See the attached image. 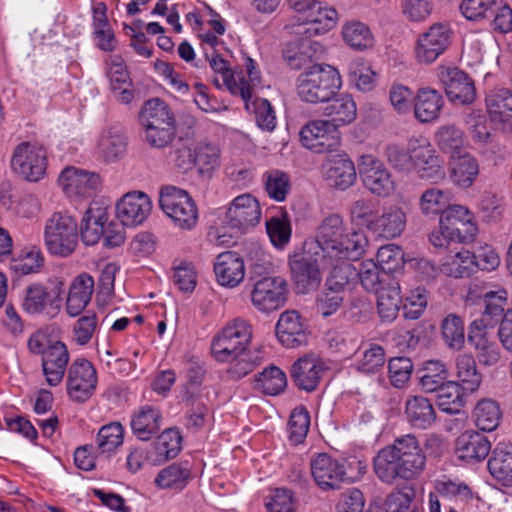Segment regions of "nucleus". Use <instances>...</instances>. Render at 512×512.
<instances>
[{
	"instance_id": "63",
	"label": "nucleus",
	"mask_w": 512,
	"mask_h": 512,
	"mask_svg": "<svg viewBox=\"0 0 512 512\" xmlns=\"http://www.w3.org/2000/svg\"><path fill=\"white\" fill-rule=\"evenodd\" d=\"M375 73L370 66L360 60L352 61L348 68V78L358 90L367 92L374 87Z\"/></svg>"
},
{
	"instance_id": "34",
	"label": "nucleus",
	"mask_w": 512,
	"mask_h": 512,
	"mask_svg": "<svg viewBox=\"0 0 512 512\" xmlns=\"http://www.w3.org/2000/svg\"><path fill=\"white\" fill-rule=\"evenodd\" d=\"M94 291V280L87 273L78 275L71 283L66 300L67 313L78 316L89 304Z\"/></svg>"
},
{
	"instance_id": "64",
	"label": "nucleus",
	"mask_w": 512,
	"mask_h": 512,
	"mask_svg": "<svg viewBox=\"0 0 512 512\" xmlns=\"http://www.w3.org/2000/svg\"><path fill=\"white\" fill-rule=\"evenodd\" d=\"M384 364L385 350L380 345L372 344L356 363V369L364 374H376L383 369Z\"/></svg>"
},
{
	"instance_id": "7",
	"label": "nucleus",
	"mask_w": 512,
	"mask_h": 512,
	"mask_svg": "<svg viewBox=\"0 0 512 512\" xmlns=\"http://www.w3.org/2000/svg\"><path fill=\"white\" fill-rule=\"evenodd\" d=\"M411 171L421 180L438 183L445 178L443 161L425 138H410Z\"/></svg>"
},
{
	"instance_id": "3",
	"label": "nucleus",
	"mask_w": 512,
	"mask_h": 512,
	"mask_svg": "<svg viewBox=\"0 0 512 512\" xmlns=\"http://www.w3.org/2000/svg\"><path fill=\"white\" fill-rule=\"evenodd\" d=\"M341 76L337 69L327 64H314L297 78L298 97L310 104L328 103L341 88Z\"/></svg>"
},
{
	"instance_id": "62",
	"label": "nucleus",
	"mask_w": 512,
	"mask_h": 512,
	"mask_svg": "<svg viewBox=\"0 0 512 512\" xmlns=\"http://www.w3.org/2000/svg\"><path fill=\"white\" fill-rule=\"evenodd\" d=\"M344 41L357 50L366 49L373 44V38L367 25L361 22L348 23L343 28Z\"/></svg>"
},
{
	"instance_id": "13",
	"label": "nucleus",
	"mask_w": 512,
	"mask_h": 512,
	"mask_svg": "<svg viewBox=\"0 0 512 512\" xmlns=\"http://www.w3.org/2000/svg\"><path fill=\"white\" fill-rule=\"evenodd\" d=\"M97 372L86 359H76L68 369L67 393L74 402L84 403L94 394Z\"/></svg>"
},
{
	"instance_id": "15",
	"label": "nucleus",
	"mask_w": 512,
	"mask_h": 512,
	"mask_svg": "<svg viewBox=\"0 0 512 512\" xmlns=\"http://www.w3.org/2000/svg\"><path fill=\"white\" fill-rule=\"evenodd\" d=\"M452 29L448 24L435 23L422 33L415 46L416 59L420 63L434 62L451 44Z\"/></svg>"
},
{
	"instance_id": "19",
	"label": "nucleus",
	"mask_w": 512,
	"mask_h": 512,
	"mask_svg": "<svg viewBox=\"0 0 512 512\" xmlns=\"http://www.w3.org/2000/svg\"><path fill=\"white\" fill-rule=\"evenodd\" d=\"M294 41L289 42L283 50V58L294 70L305 69L314 65V61L324 54L325 48L312 37L297 36Z\"/></svg>"
},
{
	"instance_id": "21",
	"label": "nucleus",
	"mask_w": 512,
	"mask_h": 512,
	"mask_svg": "<svg viewBox=\"0 0 512 512\" xmlns=\"http://www.w3.org/2000/svg\"><path fill=\"white\" fill-rule=\"evenodd\" d=\"M346 229L347 226L339 214H330L318 226L314 241L304 245L312 247L315 255L321 251L323 258H329Z\"/></svg>"
},
{
	"instance_id": "12",
	"label": "nucleus",
	"mask_w": 512,
	"mask_h": 512,
	"mask_svg": "<svg viewBox=\"0 0 512 512\" xmlns=\"http://www.w3.org/2000/svg\"><path fill=\"white\" fill-rule=\"evenodd\" d=\"M300 141L315 153H325L335 151L340 146L341 137L334 122L312 120L302 127Z\"/></svg>"
},
{
	"instance_id": "48",
	"label": "nucleus",
	"mask_w": 512,
	"mask_h": 512,
	"mask_svg": "<svg viewBox=\"0 0 512 512\" xmlns=\"http://www.w3.org/2000/svg\"><path fill=\"white\" fill-rule=\"evenodd\" d=\"M465 390L461 385L455 381H448L435 392L436 403L439 409L447 414H457L464 406Z\"/></svg>"
},
{
	"instance_id": "17",
	"label": "nucleus",
	"mask_w": 512,
	"mask_h": 512,
	"mask_svg": "<svg viewBox=\"0 0 512 512\" xmlns=\"http://www.w3.org/2000/svg\"><path fill=\"white\" fill-rule=\"evenodd\" d=\"M359 173L364 186L374 195L386 197L395 189L388 169L372 155L361 157Z\"/></svg>"
},
{
	"instance_id": "58",
	"label": "nucleus",
	"mask_w": 512,
	"mask_h": 512,
	"mask_svg": "<svg viewBox=\"0 0 512 512\" xmlns=\"http://www.w3.org/2000/svg\"><path fill=\"white\" fill-rule=\"evenodd\" d=\"M442 337L449 348L460 350L465 343L464 322L456 314H449L441 324Z\"/></svg>"
},
{
	"instance_id": "25",
	"label": "nucleus",
	"mask_w": 512,
	"mask_h": 512,
	"mask_svg": "<svg viewBox=\"0 0 512 512\" xmlns=\"http://www.w3.org/2000/svg\"><path fill=\"white\" fill-rule=\"evenodd\" d=\"M58 184L69 195L86 196L101 184L100 176L76 167H66L58 177Z\"/></svg>"
},
{
	"instance_id": "36",
	"label": "nucleus",
	"mask_w": 512,
	"mask_h": 512,
	"mask_svg": "<svg viewBox=\"0 0 512 512\" xmlns=\"http://www.w3.org/2000/svg\"><path fill=\"white\" fill-rule=\"evenodd\" d=\"M161 422L160 411L153 406L146 405L133 414L131 429L139 440L148 441L159 433Z\"/></svg>"
},
{
	"instance_id": "24",
	"label": "nucleus",
	"mask_w": 512,
	"mask_h": 512,
	"mask_svg": "<svg viewBox=\"0 0 512 512\" xmlns=\"http://www.w3.org/2000/svg\"><path fill=\"white\" fill-rule=\"evenodd\" d=\"M108 221V209L100 202H92L85 210L78 226L82 242L93 246L99 242L105 233Z\"/></svg>"
},
{
	"instance_id": "27",
	"label": "nucleus",
	"mask_w": 512,
	"mask_h": 512,
	"mask_svg": "<svg viewBox=\"0 0 512 512\" xmlns=\"http://www.w3.org/2000/svg\"><path fill=\"white\" fill-rule=\"evenodd\" d=\"M217 282L224 287H237L244 279L245 264L243 258L235 251L220 253L214 263Z\"/></svg>"
},
{
	"instance_id": "16",
	"label": "nucleus",
	"mask_w": 512,
	"mask_h": 512,
	"mask_svg": "<svg viewBox=\"0 0 512 512\" xmlns=\"http://www.w3.org/2000/svg\"><path fill=\"white\" fill-rule=\"evenodd\" d=\"M439 227L451 235L455 242L471 243L475 240L478 228L469 210L461 205H451L440 214Z\"/></svg>"
},
{
	"instance_id": "47",
	"label": "nucleus",
	"mask_w": 512,
	"mask_h": 512,
	"mask_svg": "<svg viewBox=\"0 0 512 512\" xmlns=\"http://www.w3.org/2000/svg\"><path fill=\"white\" fill-rule=\"evenodd\" d=\"M190 478L188 463H173L158 473L155 484L162 489L182 490Z\"/></svg>"
},
{
	"instance_id": "57",
	"label": "nucleus",
	"mask_w": 512,
	"mask_h": 512,
	"mask_svg": "<svg viewBox=\"0 0 512 512\" xmlns=\"http://www.w3.org/2000/svg\"><path fill=\"white\" fill-rule=\"evenodd\" d=\"M181 435L177 429H165L154 442V449L161 460L175 458L181 450Z\"/></svg>"
},
{
	"instance_id": "43",
	"label": "nucleus",
	"mask_w": 512,
	"mask_h": 512,
	"mask_svg": "<svg viewBox=\"0 0 512 512\" xmlns=\"http://www.w3.org/2000/svg\"><path fill=\"white\" fill-rule=\"evenodd\" d=\"M366 245L367 239L363 233L347 228L329 258L357 260L365 252Z\"/></svg>"
},
{
	"instance_id": "49",
	"label": "nucleus",
	"mask_w": 512,
	"mask_h": 512,
	"mask_svg": "<svg viewBox=\"0 0 512 512\" xmlns=\"http://www.w3.org/2000/svg\"><path fill=\"white\" fill-rule=\"evenodd\" d=\"M502 413L498 403L491 399H483L473 410L475 425L482 431L495 430L501 420Z\"/></svg>"
},
{
	"instance_id": "35",
	"label": "nucleus",
	"mask_w": 512,
	"mask_h": 512,
	"mask_svg": "<svg viewBox=\"0 0 512 512\" xmlns=\"http://www.w3.org/2000/svg\"><path fill=\"white\" fill-rule=\"evenodd\" d=\"M483 299L484 311L478 322L479 327L484 329L493 328L506 317L505 307L507 305V292L504 289L498 291H486L480 296Z\"/></svg>"
},
{
	"instance_id": "51",
	"label": "nucleus",
	"mask_w": 512,
	"mask_h": 512,
	"mask_svg": "<svg viewBox=\"0 0 512 512\" xmlns=\"http://www.w3.org/2000/svg\"><path fill=\"white\" fill-rule=\"evenodd\" d=\"M487 111L493 120L506 122L512 116V92L497 89L486 98Z\"/></svg>"
},
{
	"instance_id": "40",
	"label": "nucleus",
	"mask_w": 512,
	"mask_h": 512,
	"mask_svg": "<svg viewBox=\"0 0 512 512\" xmlns=\"http://www.w3.org/2000/svg\"><path fill=\"white\" fill-rule=\"evenodd\" d=\"M405 415L415 428L426 429L436 420V413L431 402L423 396H410L406 400Z\"/></svg>"
},
{
	"instance_id": "29",
	"label": "nucleus",
	"mask_w": 512,
	"mask_h": 512,
	"mask_svg": "<svg viewBox=\"0 0 512 512\" xmlns=\"http://www.w3.org/2000/svg\"><path fill=\"white\" fill-rule=\"evenodd\" d=\"M455 451L461 460L479 462L488 456L491 451V442L485 435L467 430L456 439Z\"/></svg>"
},
{
	"instance_id": "18",
	"label": "nucleus",
	"mask_w": 512,
	"mask_h": 512,
	"mask_svg": "<svg viewBox=\"0 0 512 512\" xmlns=\"http://www.w3.org/2000/svg\"><path fill=\"white\" fill-rule=\"evenodd\" d=\"M310 468L316 484L324 491L339 489L349 479L344 465L326 453L314 456Z\"/></svg>"
},
{
	"instance_id": "11",
	"label": "nucleus",
	"mask_w": 512,
	"mask_h": 512,
	"mask_svg": "<svg viewBox=\"0 0 512 512\" xmlns=\"http://www.w3.org/2000/svg\"><path fill=\"white\" fill-rule=\"evenodd\" d=\"M313 248L306 247L301 253L289 258L292 281L297 293L307 294L318 288L322 275Z\"/></svg>"
},
{
	"instance_id": "59",
	"label": "nucleus",
	"mask_w": 512,
	"mask_h": 512,
	"mask_svg": "<svg viewBox=\"0 0 512 512\" xmlns=\"http://www.w3.org/2000/svg\"><path fill=\"white\" fill-rule=\"evenodd\" d=\"M464 124L475 143L481 145L488 143L491 133L488 126L487 116L483 111L472 110L466 113L464 116Z\"/></svg>"
},
{
	"instance_id": "41",
	"label": "nucleus",
	"mask_w": 512,
	"mask_h": 512,
	"mask_svg": "<svg viewBox=\"0 0 512 512\" xmlns=\"http://www.w3.org/2000/svg\"><path fill=\"white\" fill-rule=\"evenodd\" d=\"M434 141L440 151L449 155L450 158L459 156L464 152L465 134L455 124L439 126L434 134Z\"/></svg>"
},
{
	"instance_id": "22",
	"label": "nucleus",
	"mask_w": 512,
	"mask_h": 512,
	"mask_svg": "<svg viewBox=\"0 0 512 512\" xmlns=\"http://www.w3.org/2000/svg\"><path fill=\"white\" fill-rule=\"evenodd\" d=\"M328 370L323 360L313 356H304L293 363L290 376L295 386L303 391H315Z\"/></svg>"
},
{
	"instance_id": "45",
	"label": "nucleus",
	"mask_w": 512,
	"mask_h": 512,
	"mask_svg": "<svg viewBox=\"0 0 512 512\" xmlns=\"http://www.w3.org/2000/svg\"><path fill=\"white\" fill-rule=\"evenodd\" d=\"M331 103L324 108V115L330 118V122L336 124V128L354 121L357 114L356 104L350 95L335 96Z\"/></svg>"
},
{
	"instance_id": "23",
	"label": "nucleus",
	"mask_w": 512,
	"mask_h": 512,
	"mask_svg": "<svg viewBox=\"0 0 512 512\" xmlns=\"http://www.w3.org/2000/svg\"><path fill=\"white\" fill-rule=\"evenodd\" d=\"M441 82L449 100L462 105L471 104L476 98L474 81L457 67L441 73Z\"/></svg>"
},
{
	"instance_id": "1",
	"label": "nucleus",
	"mask_w": 512,
	"mask_h": 512,
	"mask_svg": "<svg viewBox=\"0 0 512 512\" xmlns=\"http://www.w3.org/2000/svg\"><path fill=\"white\" fill-rule=\"evenodd\" d=\"M425 465L426 454L413 434L397 437L392 445L378 452L373 462L375 474L387 484L397 479L413 480L423 472Z\"/></svg>"
},
{
	"instance_id": "38",
	"label": "nucleus",
	"mask_w": 512,
	"mask_h": 512,
	"mask_svg": "<svg viewBox=\"0 0 512 512\" xmlns=\"http://www.w3.org/2000/svg\"><path fill=\"white\" fill-rule=\"evenodd\" d=\"M60 294L58 288L48 291L43 285L33 283L25 290L22 307L29 314H39L47 305L58 306Z\"/></svg>"
},
{
	"instance_id": "53",
	"label": "nucleus",
	"mask_w": 512,
	"mask_h": 512,
	"mask_svg": "<svg viewBox=\"0 0 512 512\" xmlns=\"http://www.w3.org/2000/svg\"><path fill=\"white\" fill-rule=\"evenodd\" d=\"M256 385L267 395H278L287 386L286 374L276 366L264 369L256 376Z\"/></svg>"
},
{
	"instance_id": "10",
	"label": "nucleus",
	"mask_w": 512,
	"mask_h": 512,
	"mask_svg": "<svg viewBox=\"0 0 512 512\" xmlns=\"http://www.w3.org/2000/svg\"><path fill=\"white\" fill-rule=\"evenodd\" d=\"M11 167L22 178L36 182L46 172L47 153L43 146L37 143L23 142L16 146Z\"/></svg>"
},
{
	"instance_id": "46",
	"label": "nucleus",
	"mask_w": 512,
	"mask_h": 512,
	"mask_svg": "<svg viewBox=\"0 0 512 512\" xmlns=\"http://www.w3.org/2000/svg\"><path fill=\"white\" fill-rule=\"evenodd\" d=\"M419 385L426 393H434L448 382L449 371L440 360H428L420 371Z\"/></svg>"
},
{
	"instance_id": "61",
	"label": "nucleus",
	"mask_w": 512,
	"mask_h": 512,
	"mask_svg": "<svg viewBox=\"0 0 512 512\" xmlns=\"http://www.w3.org/2000/svg\"><path fill=\"white\" fill-rule=\"evenodd\" d=\"M310 427V414L304 406L292 410L288 421L289 439L300 444L307 436Z\"/></svg>"
},
{
	"instance_id": "55",
	"label": "nucleus",
	"mask_w": 512,
	"mask_h": 512,
	"mask_svg": "<svg viewBox=\"0 0 512 512\" xmlns=\"http://www.w3.org/2000/svg\"><path fill=\"white\" fill-rule=\"evenodd\" d=\"M124 429L119 422H112L100 428L97 434L99 453L110 454L123 444Z\"/></svg>"
},
{
	"instance_id": "9",
	"label": "nucleus",
	"mask_w": 512,
	"mask_h": 512,
	"mask_svg": "<svg viewBox=\"0 0 512 512\" xmlns=\"http://www.w3.org/2000/svg\"><path fill=\"white\" fill-rule=\"evenodd\" d=\"M297 24H291L289 29L295 36L312 37L330 31L337 22V11L327 7L323 2H316L301 11L296 16Z\"/></svg>"
},
{
	"instance_id": "20",
	"label": "nucleus",
	"mask_w": 512,
	"mask_h": 512,
	"mask_svg": "<svg viewBox=\"0 0 512 512\" xmlns=\"http://www.w3.org/2000/svg\"><path fill=\"white\" fill-rule=\"evenodd\" d=\"M115 209L122 226L135 227L147 219L152 210V202L147 194L133 191L125 194Z\"/></svg>"
},
{
	"instance_id": "44",
	"label": "nucleus",
	"mask_w": 512,
	"mask_h": 512,
	"mask_svg": "<svg viewBox=\"0 0 512 512\" xmlns=\"http://www.w3.org/2000/svg\"><path fill=\"white\" fill-rule=\"evenodd\" d=\"M127 137L115 127L108 128L101 135L98 142L100 157L106 162L120 159L126 152Z\"/></svg>"
},
{
	"instance_id": "33",
	"label": "nucleus",
	"mask_w": 512,
	"mask_h": 512,
	"mask_svg": "<svg viewBox=\"0 0 512 512\" xmlns=\"http://www.w3.org/2000/svg\"><path fill=\"white\" fill-rule=\"evenodd\" d=\"M468 342L475 349L479 362L486 366L495 365L500 360V350L496 342L488 338L486 329L472 322L468 330Z\"/></svg>"
},
{
	"instance_id": "6",
	"label": "nucleus",
	"mask_w": 512,
	"mask_h": 512,
	"mask_svg": "<svg viewBox=\"0 0 512 512\" xmlns=\"http://www.w3.org/2000/svg\"><path fill=\"white\" fill-rule=\"evenodd\" d=\"M159 205L179 228L189 230L196 225L198 219L197 207L187 191L176 186L162 187Z\"/></svg>"
},
{
	"instance_id": "56",
	"label": "nucleus",
	"mask_w": 512,
	"mask_h": 512,
	"mask_svg": "<svg viewBox=\"0 0 512 512\" xmlns=\"http://www.w3.org/2000/svg\"><path fill=\"white\" fill-rule=\"evenodd\" d=\"M266 232L271 243L278 249H283L290 241L292 228L286 214L271 217L266 221Z\"/></svg>"
},
{
	"instance_id": "28",
	"label": "nucleus",
	"mask_w": 512,
	"mask_h": 512,
	"mask_svg": "<svg viewBox=\"0 0 512 512\" xmlns=\"http://www.w3.org/2000/svg\"><path fill=\"white\" fill-rule=\"evenodd\" d=\"M278 340L287 348H296L307 343V327L297 311L283 312L276 324Z\"/></svg>"
},
{
	"instance_id": "26",
	"label": "nucleus",
	"mask_w": 512,
	"mask_h": 512,
	"mask_svg": "<svg viewBox=\"0 0 512 512\" xmlns=\"http://www.w3.org/2000/svg\"><path fill=\"white\" fill-rule=\"evenodd\" d=\"M407 224V214L403 207L390 205L383 208L370 226V231L378 237L392 240L402 235Z\"/></svg>"
},
{
	"instance_id": "60",
	"label": "nucleus",
	"mask_w": 512,
	"mask_h": 512,
	"mask_svg": "<svg viewBox=\"0 0 512 512\" xmlns=\"http://www.w3.org/2000/svg\"><path fill=\"white\" fill-rule=\"evenodd\" d=\"M419 206L424 215L442 214L450 206L449 194L438 188H428L422 193Z\"/></svg>"
},
{
	"instance_id": "42",
	"label": "nucleus",
	"mask_w": 512,
	"mask_h": 512,
	"mask_svg": "<svg viewBox=\"0 0 512 512\" xmlns=\"http://www.w3.org/2000/svg\"><path fill=\"white\" fill-rule=\"evenodd\" d=\"M402 295L399 282L389 279L385 288L377 293V309L383 322H392L398 315Z\"/></svg>"
},
{
	"instance_id": "32",
	"label": "nucleus",
	"mask_w": 512,
	"mask_h": 512,
	"mask_svg": "<svg viewBox=\"0 0 512 512\" xmlns=\"http://www.w3.org/2000/svg\"><path fill=\"white\" fill-rule=\"evenodd\" d=\"M443 106V96L430 87L418 89L413 98L414 115L421 123H430L438 119Z\"/></svg>"
},
{
	"instance_id": "30",
	"label": "nucleus",
	"mask_w": 512,
	"mask_h": 512,
	"mask_svg": "<svg viewBox=\"0 0 512 512\" xmlns=\"http://www.w3.org/2000/svg\"><path fill=\"white\" fill-rule=\"evenodd\" d=\"M69 361V353L64 343H51L42 355V369L50 386H57L63 379Z\"/></svg>"
},
{
	"instance_id": "52",
	"label": "nucleus",
	"mask_w": 512,
	"mask_h": 512,
	"mask_svg": "<svg viewBox=\"0 0 512 512\" xmlns=\"http://www.w3.org/2000/svg\"><path fill=\"white\" fill-rule=\"evenodd\" d=\"M357 275V269L350 262H342L332 268L325 281V287L345 294Z\"/></svg>"
},
{
	"instance_id": "54",
	"label": "nucleus",
	"mask_w": 512,
	"mask_h": 512,
	"mask_svg": "<svg viewBox=\"0 0 512 512\" xmlns=\"http://www.w3.org/2000/svg\"><path fill=\"white\" fill-rule=\"evenodd\" d=\"M377 262L379 269L382 270L385 277L388 274L397 272L404 267L405 259L402 248L396 244H387L378 249Z\"/></svg>"
},
{
	"instance_id": "14",
	"label": "nucleus",
	"mask_w": 512,
	"mask_h": 512,
	"mask_svg": "<svg viewBox=\"0 0 512 512\" xmlns=\"http://www.w3.org/2000/svg\"><path fill=\"white\" fill-rule=\"evenodd\" d=\"M261 218L258 200L250 194L237 196L225 213L224 223L238 233H245L256 226Z\"/></svg>"
},
{
	"instance_id": "5",
	"label": "nucleus",
	"mask_w": 512,
	"mask_h": 512,
	"mask_svg": "<svg viewBox=\"0 0 512 512\" xmlns=\"http://www.w3.org/2000/svg\"><path fill=\"white\" fill-rule=\"evenodd\" d=\"M251 339V325L243 319H235L213 337L212 355L219 362L238 358L247 351Z\"/></svg>"
},
{
	"instance_id": "8",
	"label": "nucleus",
	"mask_w": 512,
	"mask_h": 512,
	"mask_svg": "<svg viewBox=\"0 0 512 512\" xmlns=\"http://www.w3.org/2000/svg\"><path fill=\"white\" fill-rule=\"evenodd\" d=\"M262 266L254 264L252 266L251 279L254 280L251 291L252 304L260 311L270 312L282 306L286 300V281L281 277L265 276L256 279L254 275H260Z\"/></svg>"
},
{
	"instance_id": "39",
	"label": "nucleus",
	"mask_w": 512,
	"mask_h": 512,
	"mask_svg": "<svg viewBox=\"0 0 512 512\" xmlns=\"http://www.w3.org/2000/svg\"><path fill=\"white\" fill-rule=\"evenodd\" d=\"M491 476L503 486H512V444L500 443L488 460Z\"/></svg>"
},
{
	"instance_id": "50",
	"label": "nucleus",
	"mask_w": 512,
	"mask_h": 512,
	"mask_svg": "<svg viewBox=\"0 0 512 512\" xmlns=\"http://www.w3.org/2000/svg\"><path fill=\"white\" fill-rule=\"evenodd\" d=\"M456 376L465 390L474 392L481 384L479 373L474 357L470 354H460L456 358Z\"/></svg>"
},
{
	"instance_id": "37",
	"label": "nucleus",
	"mask_w": 512,
	"mask_h": 512,
	"mask_svg": "<svg viewBox=\"0 0 512 512\" xmlns=\"http://www.w3.org/2000/svg\"><path fill=\"white\" fill-rule=\"evenodd\" d=\"M478 160L469 153L451 158L450 178L454 185L462 189L470 188L479 175Z\"/></svg>"
},
{
	"instance_id": "2",
	"label": "nucleus",
	"mask_w": 512,
	"mask_h": 512,
	"mask_svg": "<svg viewBox=\"0 0 512 512\" xmlns=\"http://www.w3.org/2000/svg\"><path fill=\"white\" fill-rule=\"evenodd\" d=\"M138 122L144 141L152 148L163 149L175 139L176 120L169 106L159 98L149 99L142 105Z\"/></svg>"
},
{
	"instance_id": "31",
	"label": "nucleus",
	"mask_w": 512,
	"mask_h": 512,
	"mask_svg": "<svg viewBox=\"0 0 512 512\" xmlns=\"http://www.w3.org/2000/svg\"><path fill=\"white\" fill-rule=\"evenodd\" d=\"M324 175L331 186L346 190L356 181V170L352 160L346 155H334L324 166Z\"/></svg>"
},
{
	"instance_id": "4",
	"label": "nucleus",
	"mask_w": 512,
	"mask_h": 512,
	"mask_svg": "<svg viewBox=\"0 0 512 512\" xmlns=\"http://www.w3.org/2000/svg\"><path fill=\"white\" fill-rule=\"evenodd\" d=\"M44 244L53 256L72 255L78 245L77 220L67 213L54 212L45 224Z\"/></svg>"
}]
</instances>
